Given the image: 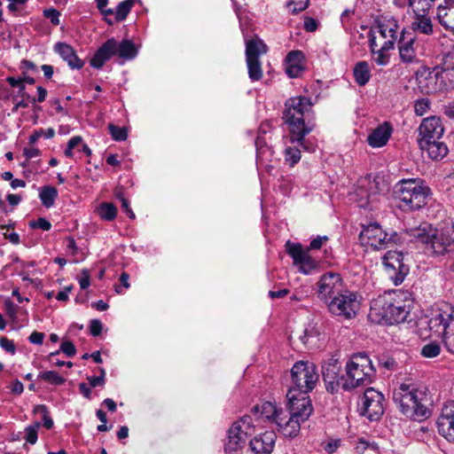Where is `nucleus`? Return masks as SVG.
Segmentation results:
<instances>
[{
	"label": "nucleus",
	"instance_id": "nucleus-48",
	"mask_svg": "<svg viewBox=\"0 0 454 454\" xmlns=\"http://www.w3.org/2000/svg\"><path fill=\"white\" fill-rule=\"evenodd\" d=\"M430 109V101L427 98H419L415 101L414 112L418 116L426 114Z\"/></svg>",
	"mask_w": 454,
	"mask_h": 454
},
{
	"label": "nucleus",
	"instance_id": "nucleus-60",
	"mask_svg": "<svg viewBox=\"0 0 454 454\" xmlns=\"http://www.w3.org/2000/svg\"><path fill=\"white\" fill-rule=\"evenodd\" d=\"M304 28L308 32H314L317 28V22L315 19L306 17L304 20Z\"/></svg>",
	"mask_w": 454,
	"mask_h": 454
},
{
	"label": "nucleus",
	"instance_id": "nucleus-7",
	"mask_svg": "<svg viewBox=\"0 0 454 454\" xmlns=\"http://www.w3.org/2000/svg\"><path fill=\"white\" fill-rule=\"evenodd\" d=\"M407 233L415 241L425 245L427 251L433 254L441 255L454 247V239H451L449 229L438 232L430 224L424 223L410 229Z\"/></svg>",
	"mask_w": 454,
	"mask_h": 454
},
{
	"label": "nucleus",
	"instance_id": "nucleus-22",
	"mask_svg": "<svg viewBox=\"0 0 454 454\" xmlns=\"http://www.w3.org/2000/svg\"><path fill=\"white\" fill-rule=\"evenodd\" d=\"M340 364L333 356L328 358L322 365V375L327 391L334 393L341 386Z\"/></svg>",
	"mask_w": 454,
	"mask_h": 454
},
{
	"label": "nucleus",
	"instance_id": "nucleus-44",
	"mask_svg": "<svg viewBox=\"0 0 454 454\" xmlns=\"http://www.w3.org/2000/svg\"><path fill=\"white\" fill-rule=\"evenodd\" d=\"M41 427L40 422H35L27 426L25 428V440L30 444H35L37 442L38 429Z\"/></svg>",
	"mask_w": 454,
	"mask_h": 454
},
{
	"label": "nucleus",
	"instance_id": "nucleus-16",
	"mask_svg": "<svg viewBox=\"0 0 454 454\" xmlns=\"http://www.w3.org/2000/svg\"><path fill=\"white\" fill-rule=\"evenodd\" d=\"M286 247L294 265L298 267L301 273L309 275L318 268V262L311 257L309 249H304L301 244L287 241Z\"/></svg>",
	"mask_w": 454,
	"mask_h": 454
},
{
	"label": "nucleus",
	"instance_id": "nucleus-13",
	"mask_svg": "<svg viewBox=\"0 0 454 454\" xmlns=\"http://www.w3.org/2000/svg\"><path fill=\"white\" fill-rule=\"evenodd\" d=\"M346 288L343 278L339 273L326 272L316 284L317 297L325 305Z\"/></svg>",
	"mask_w": 454,
	"mask_h": 454
},
{
	"label": "nucleus",
	"instance_id": "nucleus-54",
	"mask_svg": "<svg viewBox=\"0 0 454 454\" xmlns=\"http://www.w3.org/2000/svg\"><path fill=\"white\" fill-rule=\"evenodd\" d=\"M60 351L67 355L68 357H72L75 355L76 348L71 341L66 340L61 343Z\"/></svg>",
	"mask_w": 454,
	"mask_h": 454
},
{
	"label": "nucleus",
	"instance_id": "nucleus-46",
	"mask_svg": "<svg viewBox=\"0 0 454 454\" xmlns=\"http://www.w3.org/2000/svg\"><path fill=\"white\" fill-rule=\"evenodd\" d=\"M441 78L446 82V90L449 87L454 86V67H450L447 65L443 68H440Z\"/></svg>",
	"mask_w": 454,
	"mask_h": 454
},
{
	"label": "nucleus",
	"instance_id": "nucleus-12",
	"mask_svg": "<svg viewBox=\"0 0 454 454\" xmlns=\"http://www.w3.org/2000/svg\"><path fill=\"white\" fill-rule=\"evenodd\" d=\"M399 34L401 35L398 21L392 16L382 15L377 20L371 39L381 42L385 49H394Z\"/></svg>",
	"mask_w": 454,
	"mask_h": 454
},
{
	"label": "nucleus",
	"instance_id": "nucleus-45",
	"mask_svg": "<svg viewBox=\"0 0 454 454\" xmlns=\"http://www.w3.org/2000/svg\"><path fill=\"white\" fill-rule=\"evenodd\" d=\"M286 161L291 166H294L301 160V152L295 147H287L285 152Z\"/></svg>",
	"mask_w": 454,
	"mask_h": 454
},
{
	"label": "nucleus",
	"instance_id": "nucleus-15",
	"mask_svg": "<svg viewBox=\"0 0 454 454\" xmlns=\"http://www.w3.org/2000/svg\"><path fill=\"white\" fill-rule=\"evenodd\" d=\"M384 395L372 387H368L359 402L360 414L370 420H378L384 413Z\"/></svg>",
	"mask_w": 454,
	"mask_h": 454
},
{
	"label": "nucleus",
	"instance_id": "nucleus-42",
	"mask_svg": "<svg viewBox=\"0 0 454 454\" xmlns=\"http://www.w3.org/2000/svg\"><path fill=\"white\" fill-rule=\"evenodd\" d=\"M441 353V346L435 342L431 341L426 344L421 349V355L427 358H434Z\"/></svg>",
	"mask_w": 454,
	"mask_h": 454
},
{
	"label": "nucleus",
	"instance_id": "nucleus-61",
	"mask_svg": "<svg viewBox=\"0 0 454 454\" xmlns=\"http://www.w3.org/2000/svg\"><path fill=\"white\" fill-rule=\"evenodd\" d=\"M43 339H44V333H39L36 331L33 332L28 337V340L31 343L37 344V345H41L43 341Z\"/></svg>",
	"mask_w": 454,
	"mask_h": 454
},
{
	"label": "nucleus",
	"instance_id": "nucleus-3",
	"mask_svg": "<svg viewBox=\"0 0 454 454\" xmlns=\"http://www.w3.org/2000/svg\"><path fill=\"white\" fill-rule=\"evenodd\" d=\"M420 334L423 327L427 328L429 334L425 337H439L446 348L454 354V308L448 305L433 309L429 316L419 323Z\"/></svg>",
	"mask_w": 454,
	"mask_h": 454
},
{
	"label": "nucleus",
	"instance_id": "nucleus-4",
	"mask_svg": "<svg viewBox=\"0 0 454 454\" xmlns=\"http://www.w3.org/2000/svg\"><path fill=\"white\" fill-rule=\"evenodd\" d=\"M393 400L401 412L411 419L427 418L429 411L426 406L427 394L413 384L403 383L393 391Z\"/></svg>",
	"mask_w": 454,
	"mask_h": 454
},
{
	"label": "nucleus",
	"instance_id": "nucleus-33",
	"mask_svg": "<svg viewBox=\"0 0 454 454\" xmlns=\"http://www.w3.org/2000/svg\"><path fill=\"white\" fill-rule=\"evenodd\" d=\"M255 413H260V417L277 423L278 417L283 415V411L278 410L276 404L270 402L262 403L260 406L254 408Z\"/></svg>",
	"mask_w": 454,
	"mask_h": 454
},
{
	"label": "nucleus",
	"instance_id": "nucleus-55",
	"mask_svg": "<svg viewBox=\"0 0 454 454\" xmlns=\"http://www.w3.org/2000/svg\"><path fill=\"white\" fill-rule=\"evenodd\" d=\"M0 346L3 349L11 354H14L16 351V348L13 341L4 336L0 337Z\"/></svg>",
	"mask_w": 454,
	"mask_h": 454
},
{
	"label": "nucleus",
	"instance_id": "nucleus-25",
	"mask_svg": "<svg viewBox=\"0 0 454 454\" xmlns=\"http://www.w3.org/2000/svg\"><path fill=\"white\" fill-rule=\"evenodd\" d=\"M436 20L445 30L454 34V0H442L436 7Z\"/></svg>",
	"mask_w": 454,
	"mask_h": 454
},
{
	"label": "nucleus",
	"instance_id": "nucleus-58",
	"mask_svg": "<svg viewBox=\"0 0 454 454\" xmlns=\"http://www.w3.org/2000/svg\"><path fill=\"white\" fill-rule=\"evenodd\" d=\"M102 323L98 319H93L90 323V331L93 336H98L102 332Z\"/></svg>",
	"mask_w": 454,
	"mask_h": 454
},
{
	"label": "nucleus",
	"instance_id": "nucleus-5",
	"mask_svg": "<svg viewBox=\"0 0 454 454\" xmlns=\"http://www.w3.org/2000/svg\"><path fill=\"white\" fill-rule=\"evenodd\" d=\"M346 374L341 376V387L351 391L371 384L375 376V368L370 357L364 353L353 355L346 364Z\"/></svg>",
	"mask_w": 454,
	"mask_h": 454
},
{
	"label": "nucleus",
	"instance_id": "nucleus-36",
	"mask_svg": "<svg viewBox=\"0 0 454 454\" xmlns=\"http://www.w3.org/2000/svg\"><path fill=\"white\" fill-rule=\"evenodd\" d=\"M371 67L367 61L357 62L353 68L355 82L359 86H364L371 79Z\"/></svg>",
	"mask_w": 454,
	"mask_h": 454
},
{
	"label": "nucleus",
	"instance_id": "nucleus-41",
	"mask_svg": "<svg viewBox=\"0 0 454 454\" xmlns=\"http://www.w3.org/2000/svg\"><path fill=\"white\" fill-rule=\"evenodd\" d=\"M133 0H125L117 5L114 12L116 21H122L127 18L133 6Z\"/></svg>",
	"mask_w": 454,
	"mask_h": 454
},
{
	"label": "nucleus",
	"instance_id": "nucleus-28",
	"mask_svg": "<svg viewBox=\"0 0 454 454\" xmlns=\"http://www.w3.org/2000/svg\"><path fill=\"white\" fill-rule=\"evenodd\" d=\"M303 420H300V419H295L294 416L288 413L286 414L283 411V415L278 417L277 420V426L278 430L287 437H294L298 434L301 429V424L303 423Z\"/></svg>",
	"mask_w": 454,
	"mask_h": 454
},
{
	"label": "nucleus",
	"instance_id": "nucleus-8",
	"mask_svg": "<svg viewBox=\"0 0 454 454\" xmlns=\"http://www.w3.org/2000/svg\"><path fill=\"white\" fill-rule=\"evenodd\" d=\"M319 375L317 366L309 361H298L291 369V387L288 390L294 393L308 394L318 382Z\"/></svg>",
	"mask_w": 454,
	"mask_h": 454
},
{
	"label": "nucleus",
	"instance_id": "nucleus-35",
	"mask_svg": "<svg viewBox=\"0 0 454 454\" xmlns=\"http://www.w3.org/2000/svg\"><path fill=\"white\" fill-rule=\"evenodd\" d=\"M115 55L124 60H130L137 55V49L134 43L129 39H124L121 43L115 40Z\"/></svg>",
	"mask_w": 454,
	"mask_h": 454
},
{
	"label": "nucleus",
	"instance_id": "nucleus-49",
	"mask_svg": "<svg viewBox=\"0 0 454 454\" xmlns=\"http://www.w3.org/2000/svg\"><path fill=\"white\" fill-rule=\"evenodd\" d=\"M367 449L378 450L379 446L374 442H369L364 438H359L356 443V450L358 453H364Z\"/></svg>",
	"mask_w": 454,
	"mask_h": 454
},
{
	"label": "nucleus",
	"instance_id": "nucleus-10",
	"mask_svg": "<svg viewBox=\"0 0 454 454\" xmlns=\"http://www.w3.org/2000/svg\"><path fill=\"white\" fill-rule=\"evenodd\" d=\"M254 432V422L250 416H244L235 421L228 432V439L224 445L227 454H242L248 437Z\"/></svg>",
	"mask_w": 454,
	"mask_h": 454
},
{
	"label": "nucleus",
	"instance_id": "nucleus-34",
	"mask_svg": "<svg viewBox=\"0 0 454 454\" xmlns=\"http://www.w3.org/2000/svg\"><path fill=\"white\" fill-rule=\"evenodd\" d=\"M370 48L372 59L379 66H387L389 63V55L387 53L390 49L383 48V43L375 39H370Z\"/></svg>",
	"mask_w": 454,
	"mask_h": 454
},
{
	"label": "nucleus",
	"instance_id": "nucleus-29",
	"mask_svg": "<svg viewBox=\"0 0 454 454\" xmlns=\"http://www.w3.org/2000/svg\"><path fill=\"white\" fill-rule=\"evenodd\" d=\"M418 145L419 149L423 153H427V156L434 160L443 159L449 152L446 144L440 139L423 142Z\"/></svg>",
	"mask_w": 454,
	"mask_h": 454
},
{
	"label": "nucleus",
	"instance_id": "nucleus-50",
	"mask_svg": "<svg viewBox=\"0 0 454 454\" xmlns=\"http://www.w3.org/2000/svg\"><path fill=\"white\" fill-rule=\"evenodd\" d=\"M108 129L112 137L115 141H124L128 137L127 130L125 128H121L114 126L113 124H109Z\"/></svg>",
	"mask_w": 454,
	"mask_h": 454
},
{
	"label": "nucleus",
	"instance_id": "nucleus-14",
	"mask_svg": "<svg viewBox=\"0 0 454 454\" xmlns=\"http://www.w3.org/2000/svg\"><path fill=\"white\" fill-rule=\"evenodd\" d=\"M396 233L388 235L379 223H373L364 226L359 239L363 246L370 247L375 250L387 248L395 243Z\"/></svg>",
	"mask_w": 454,
	"mask_h": 454
},
{
	"label": "nucleus",
	"instance_id": "nucleus-40",
	"mask_svg": "<svg viewBox=\"0 0 454 454\" xmlns=\"http://www.w3.org/2000/svg\"><path fill=\"white\" fill-rule=\"evenodd\" d=\"M436 0H408V6L412 12H429Z\"/></svg>",
	"mask_w": 454,
	"mask_h": 454
},
{
	"label": "nucleus",
	"instance_id": "nucleus-20",
	"mask_svg": "<svg viewBox=\"0 0 454 454\" xmlns=\"http://www.w3.org/2000/svg\"><path fill=\"white\" fill-rule=\"evenodd\" d=\"M418 144L441 139L444 133V126L441 118L430 116L424 118L418 128Z\"/></svg>",
	"mask_w": 454,
	"mask_h": 454
},
{
	"label": "nucleus",
	"instance_id": "nucleus-21",
	"mask_svg": "<svg viewBox=\"0 0 454 454\" xmlns=\"http://www.w3.org/2000/svg\"><path fill=\"white\" fill-rule=\"evenodd\" d=\"M436 427L440 435L454 442V401L443 405L437 419Z\"/></svg>",
	"mask_w": 454,
	"mask_h": 454
},
{
	"label": "nucleus",
	"instance_id": "nucleus-56",
	"mask_svg": "<svg viewBox=\"0 0 454 454\" xmlns=\"http://www.w3.org/2000/svg\"><path fill=\"white\" fill-rule=\"evenodd\" d=\"M80 287L82 289H86L90 285V275L88 270H82L81 271V275L78 278Z\"/></svg>",
	"mask_w": 454,
	"mask_h": 454
},
{
	"label": "nucleus",
	"instance_id": "nucleus-1",
	"mask_svg": "<svg viewBox=\"0 0 454 454\" xmlns=\"http://www.w3.org/2000/svg\"><path fill=\"white\" fill-rule=\"evenodd\" d=\"M408 292L394 291L371 302L369 317L378 323L394 325L404 322L410 313L411 300Z\"/></svg>",
	"mask_w": 454,
	"mask_h": 454
},
{
	"label": "nucleus",
	"instance_id": "nucleus-38",
	"mask_svg": "<svg viewBox=\"0 0 454 454\" xmlns=\"http://www.w3.org/2000/svg\"><path fill=\"white\" fill-rule=\"evenodd\" d=\"M98 214L101 219L106 221H113L117 215V208L112 203H102L98 207Z\"/></svg>",
	"mask_w": 454,
	"mask_h": 454
},
{
	"label": "nucleus",
	"instance_id": "nucleus-24",
	"mask_svg": "<svg viewBox=\"0 0 454 454\" xmlns=\"http://www.w3.org/2000/svg\"><path fill=\"white\" fill-rule=\"evenodd\" d=\"M277 435L274 431H265L250 441L253 454H271Z\"/></svg>",
	"mask_w": 454,
	"mask_h": 454
},
{
	"label": "nucleus",
	"instance_id": "nucleus-6",
	"mask_svg": "<svg viewBox=\"0 0 454 454\" xmlns=\"http://www.w3.org/2000/svg\"><path fill=\"white\" fill-rule=\"evenodd\" d=\"M395 194L402 210L413 211L427 204L430 189L421 179H403L395 185Z\"/></svg>",
	"mask_w": 454,
	"mask_h": 454
},
{
	"label": "nucleus",
	"instance_id": "nucleus-23",
	"mask_svg": "<svg viewBox=\"0 0 454 454\" xmlns=\"http://www.w3.org/2000/svg\"><path fill=\"white\" fill-rule=\"evenodd\" d=\"M416 38L410 33L401 31L398 42L399 58L404 64L418 62L416 48L414 46Z\"/></svg>",
	"mask_w": 454,
	"mask_h": 454
},
{
	"label": "nucleus",
	"instance_id": "nucleus-11",
	"mask_svg": "<svg viewBox=\"0 0 454 454\" xmlns=\"http://www.w3.org/2000/svg\"><path fill=\"white\" fill-rule=\"evenodd\" d=\"M246 43V62L248 69V75L252 81H259L262 76V63L260 56L268 51L267 45L258 36L245 40Z\"/></svg>",
	"mask_w": 454,
	"mask_h": 454
},
{
	"label": "nucleus",
	"instance_id": "nucleus-39",
	"mask_svg": "<svg viewBox=\"0 0 454 454\" xmlns=\"http://www.w3.org/2000/svg\"><path fill=\"white\" fill-rule=\"evenodd\" d=\"M38 378L54 386H60L66 382V379L55 371L42 372Z\"/></svg>",
	"mask_w": 454,
	"mask_h": 454
},
{
	"label": "nucleus",
	"instance_id": "nucleus-19",
	"mask_svg": "<svg viewBox=\"0 0 454 454\" xmlns=\"http://www.w3.org/2000/svg\"><path fill=\"white\" fill-rule=\"evenodd\" d=\"M403 260V254L396 251H388L383 257V265L395 286L403 283L409 272V268Z\"/></svg>",
	"mask_w": 454,
	"mask_h": 454
},
{
	"label": "nucleus",
	"instance_id": "nucleus-2",
	"mask_svg": "<svg viewBox=\"0 0 454 454\" xmlns=\"http://www.w3.org/2000/svg\"><path fill=\"white\" fill-rule=\"evenodd\" d=\"M284 118L289 126L291 142H297L302 148L304 146V137L312 129V102L307 97H295L289 98L286 104Z\"/></svg>",
	"mask_w": 454,
	"mask_h": 454
},
{
	"label": "nucleus",
	"instance_id": "nucleus-26",
	"mask_svg": "<svg viewBox=\"0 0 454 454\" xmlns=\"http://www.w3.org/2000/svg\"><path fill=\"white\" fill-rule=\"evenodd\" d=\"M393 132L389 122L385 121L375 128L368 136L367 142L372 148H380L387 145Z\"/></svg>",
	"mask_w": 454,
	"mask_h": 454
},
{
	"label": "nucleus",
	"instance_id": "nucleus-32",
	"mask_svg": "<svg viewBox=\"0 0 454 454\" xmlns=\"http://www.w3.org/2000/svg\"><path fill=\"white\" fill-rule=\"evenodd\" d=\"M302 53L298 51H290L286 58V72L291 78L298 77L302 72Z\"/></svg>",
	"mask_w": 454,
	"mask_h": 454
},
{
	"label": "nucleus",
	"instance_id": "nucleus-30",
	"mask_svg": "<svg viewBox=\"0 0 454 454\" xmlns=\"http://www.w3.org/2000/svg\"><path fill=\"white\" fill-rule=\"evenodd\" d=\"M54 51L65 60L73 69H81L83 67V61L80 59L74 48L66 43H57Z\"/></svg>",
	"mask_w": 454,
	"mask_h": 454
},
{
	"label": "nucleus",
	"instance_id": "nucleus-64",
	"mask_svg": "<svg viewBox=\"0 0 454 454\" xmlns=\"http://www.w3.org/2000/svg\"><path fill=\"white\" fill-rule=\"evenodd\" d=\"M5 309L8 316L14 319L18 307L12 301H8L5 302Z\"/></svg>",
	"mask_w": 454,
	"mask_h": 454
},
{
	"label": "nucleus",
	"instance_id": "nucleus-52",
	"mask_svg": "<svg viewBox=\"0 0 454 454\" xmlns=\"http://www.w3.org/2000/svg\"><path fill=\"white\" fill-rule=\"evenodd\" d=\"M29 226L33 229L49 231L51 228V223L45 218L40 217L35 221H31Z\"/></svg>",
	"mask_w": 454,
	"mask_h": 454
},
{
	"label": "nucleus",
	"instance_id": "nucleus-17",
	"mask_svg": "<svg viewBox=\"0 0 454 454\" xmlns=\"http://www.w3.org/2000/svg\"><path fill=\"white\" fill-rule=\"evenodd\" d=\"M417 82L423 94H434L446 90V82L441 78L440 68H424L417 73Z\"/></svg>",
	"mask_w": 454,
	"mask_h": 454
},
{
	"label": "nucleus",
	"instance_id": "nucleus-51",
	"mask_svg": "<svg viewBox=\"0 0 454 454\" xmlns=\"http://www.w3.org/2000/svg\"><path fill=\"white\" fill-rule=\"evenodd\" d=\"M43 15L45 18L49 19L53 25L57 26L59 24L60 12L55 8L45 9Z\"/></svg>",
	"mask_w": 454,
	"mask_h": 454
},
{
	"label": "nucleus",
	"instance_id": "nucleus-57",
	"mask_svg": "<svg viewBox=\"0 0 454 454\" xmlns=\"http://www.w3.org/2000/svg\"><path fill=\"white\" fill-rule=\"evenodd\" d=\"M35 102H36L35 98L31 97V96H27V97L23 98L22 100H20L15 104L13 111H17L19 108H27V107H28L29 104H35Z\"/></svg>",
	"mask_w": 454,
	"mask_h": 454
},
{
	"label": "nucleus",
	"instance_id": "nucleus-59",
	"mask_svg": "<svg viewBox=\"0 0 454 454\" xmlns=\"http://www.w3.org/2000/svg\"><path fill=\"white\" fill-rule=\"evenodd\" d=\"M328 240L327 236H317L316 239H312L309 247V249H320L325 242Z\"/></svg>",
	"mask_w": 454,
	"mask_h": 454
},
{
	"label": "nucleus",
	"instance_id": "nucleus-18",
	"mask_svg": "<svg viewBox=\"0 0 454 454\" xmlns=\"http://www.w3.org/2000/svg\"><path fill=\"white\" fill-rule=\"evenodd\" d=\"M286 397L288 399V413L304 422L308 420L313 411L311 400L309 395L302 392L294 393V390H288Z\"/></svg>",
	"mask_w": 454,
	"mask_h": 454
},
{
	"label": "nucleus",
	"instance_id": "nucleus-47",
	"mask_svg": "<svg viewBox=\"0 0 454 454\" xmlns=\"http://www.w3.org/2000/svg\"><path fill=\"white\" fill-rule=\"evenodd\" d=\"M309 0H291L286 4L289 11L296 14L300 12L304 11L309 5Z\"/></svg>",
	"mask_w": 454,
	"mask_h": 454
},
{
	"label": "nucleus",
	"instance_id": "nucleus-53",
	"mask_svg": "<svg viewBox=\"0 0 454 454\" xmlns=\"http://www.w3.org/2000/svg\"><path fill=\"white\" fill-rule=\"evenodd\" d=\"M356 195L360 197L358 200L359 207H367L370 200V194L361 186L356 190Z\"/></svg>",
	"mask_w": 454,
	"mask_h": 454
},
{
	"label": "nucleus",
	"instance_id": "nucleus-63",
	"mask_svg": "<svg viewBox=\"0 0 454 454\" xmlns=\"http://www.w3.org/2000/svg\"><path fill=\"white\" fill-rule=\"evenodd\" d=\"M121 202V207L126 212V214L129 215V218L134 219L135 214L132 211V209L129 207V200L123 197H119Z\"/></svg>",
	"mask_w": 454,
	"mask_h": 454
},
{
	"label": "nucleus",
	"instance_id": "nucleus-27",
	"mask_svg": "<svg viewBox=\"0 0 454 454\" xmlns=\"http://www.w3.org/2000/svg\"><path fill=\"white\" fill-rule=\"evenodd\" d=\"M115 55V39L110 38L106 40L95 52L90 59V66L94 68L100 69L105 63Z\"/></svg>",
	"mask_w": 454,
	"mask_h": 454
},
{
	"label": "nucleus",
	"instance_id": "nucleus-43",
	"mask_svg": "<svg viewBox=\"0 0 454 454\" xmlns=\"http://www.w3.org/2000/svg\"><path fill=\"white\" fill-rule=\"evenodd\" d=\"M34 412L42 414L43 425L45 428H52L54 423L52 419L50 417L48 408L45 405L39 404L35 406Z\"/></svg>",
	"mask_w": 454,
	"mask_h": 454
},
{
	"label": "nucleus",
	"instance_id": "nucleus-31",
	"mask_svg": "<svg viewBox=\"0 0 454 454\" xmlns=\"http://www.w3.org/2000/svg\"><path fill=\"white\" fill-rule=\"evenodd\" d=\"M413 13L414 20L411 22V29L426 35H433L434 26L431 18L427 15L428 12Z\"/></svg>",
	"mask_w": 454,
	"mask_h": 454
},
{
	"label": "nucleus",
	"instance_id": "nucleus-9",
	"mask_svg": "<svg viewBox=\"0 0 454 454\" xmlns=\"http://www.w3.org/2000/svg\"><path fill=\"white\" fill-rule=\"evenodd\" d=\"M361 305V296L347 287L334 299L331 300L326 307L329 312L342 319L350 320L356 317Z\"/></svg>",
	"mask_w": 454,
	"mask_h": 454
},
{
	"label": "nucleus",
	"instance_id": "nucleus-37",
	"mask_svg": "<svg viewBox=\"0 0 454 454\" xmlns=\"http://www.w3.org/2000/svg\"><path fill=\"white\" fill-rule=\"evenodd\" d=\"M58 197V191L55 187L51 185L43 186L39 192V198L42 204L45 207H51L54 205L55 200Z\"/></svg>",
	"mask_w": 454,
	"mask_h": 454
},
{
	"label": "nucleus",
	"instance_id": "nucleus-62",
	"mask_svg": "<svg viewBox=\"0 0 454 454\" xmlns=\"http://www.w3.org/2000/svg\"><path fill=\"white\" fill-rule=\"evenodd\" d=\"M87 380L90 382V385L91 387H96L98 386H104L105 385V379L103 376H90L87 377Z\"/></svg>",
	"mask_w": 454,
	"mask_h": 454
}]
</instances>
